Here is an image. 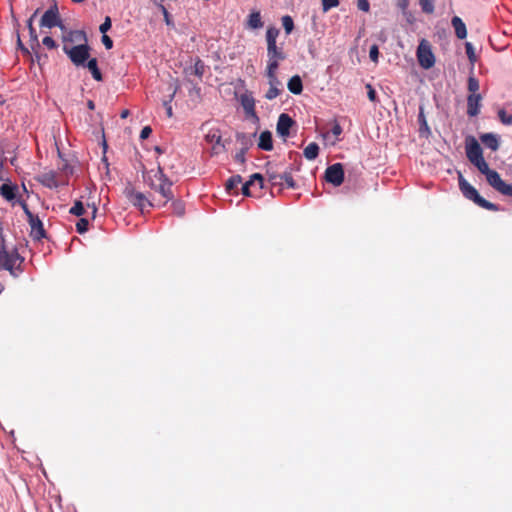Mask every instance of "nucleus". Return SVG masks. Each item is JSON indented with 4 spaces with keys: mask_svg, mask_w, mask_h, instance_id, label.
<instances>
[{
    "mask_svg": "<svg viewBox=\"0 0 512 512\" xmlns=\"http://www.w3.org/2000/svg\"><path fill=\"white\" fill-rule=\"evenodd\" d=\"M465 150L468 160L477 167V169L486 176V180L497 192L505 196L512 197V184H507L502 180L500 174L489 168L488 163L483 157V151L473 136H468L465 140Z\"/></svg>",
    "mask_w": 512,
    "mask_h": 512,
    "instance_id": "obj_1",
    "label": "nucleus"
},
{
    "mask_svg": "<svg viewBox=\"0 0 512 512\" xmlns=\"http://www.w3.org/2000/svg\"><path fill=\"white\" fill-rule=\"evenodd\" d=\"M143 179L151 190L160 195L161 199L155 203L157 207L165 206L169 201L173 200V183L164 174L163 169L159 164L156 169L143 172Z\"/></svg>",
    "mask_w": 512,
    "mask_h": 512,
    "instance_id": "obj_2",
    "label": "nucleus"
},
{
    "mask_svg": "<svg viewBox=\"0 0 512 512\" xmlns=\"http://www.w3.org/2000/svg\"><path fill=\"white\" fill-rule=\"evenodd\" d=\"M458 183L459 189L462 192L463 196L471 201H473L479 207L489 210V211H499L500 208L498 205L487 201L484 199L478 191L463 177L461 172H458Z\"/></svg>",
    "mask_w": 512,
    "mask_h": 512,
    "instance_id": "obj_3",
    "label": "nucleus"
},
{
    "mask_svg": "<svg viewBox=\"0 0 512 512\" xmlns=\"http://www.w3.org/2000/svg\"><path fill=\"white\" fill-rule=\"evenodd\" d=\"M280 30L275 26H270L266 30V43H267V58L272 60L283 61L286 59V53L283 47L277 45V38Z\"/></svg>",
    "mask_w": 512,
    "mask_h": 512,
    "instance_id": "obj_4",
    "label": "nucleus"
},
{
    "mask_svg": "<svg viewBox=\"0 0 512 512\" xmlns=\"http://www.w3.org/2000/svg\"><path fill=\"white\" fill-rule=\"evenodd\" d=\"M63 52L77 67L85 66V63L90 59V47L87 42L75 46L64 44Z\"/></svg>",
    "mask_w": 512,
    "mask_h": 512,
    "instance_id": "obj_5",
    "label": "nucleus"
},
{
    "mask_svg": "<svg viewBox=\"0 0 512 512\" xmlns=\"http://www.w3.org/2000/svg\"><path fill=\"white\" fill-rule=\"evenodd\" d=\"M416 56L419 65L423 69H430L435 64V56L432 51V46L430 42L426 39H422L418 45Z\"/></svg>",
    "mask_w": 512,
    "mask_h": 512,
    "instance_id": "obj_6",
    "label": "nucleus"
},
{
    "mask_svg": "<svg viewBox=\"0 0 512 512\" xmlns=\"http://www.w3.org/2000/svg\"><path fill=\"white\" fill-rule=\"evenodd\" d=\"M22 258L16 250L8 252L5 248L4 238L1 235V246H0V269H5L13 273V269L17 262H22Z\"/></svg>",
    "mask_w": 512,
    "mask_h": 512,
    "instance_id": "obj_7",
    "label": "nucleus"
},
{
    "mask_svg": "<svg viewBox=\"0 0 512 512\" xmlns=\"http://www.w3.org/2000/svg\"><path fill=\"white\" fill-rule=\"evenodd\" d=\"M40 27L42 28H53L60 27L62 30L65 29V26L62 23L60 18L58 8L56 5L50 7L41 17Z\"/></svg>",
    "mask_w": 512,
    "mask_h": 512,
    "instance_id": "obj_8",
    "label": "nucleus"
},
{
    "mask_svg": "<svg viewBox=\"0 0 512 512\" xmlns=\"http://www.w3.org/2000/svg\"><path fill=\"white\" fill-rule=\"evenodd\" d=\"M125 194L129 202L141 211H144L147 207L156 206L155 203L150 201L143 193L135 191L134 189H126Z\"/></svg>",
    "mask_w": 512,
    "mask_h": 512,
    "instance_id": "obj_9",
    "label": "nucleus"
},
{
    "mask_svg": "<svg viewBox=\"0 0 512 512\" xmlns=\"http://www.w3.org/2000/svg\"><path fill=\"white\" fill-rule=\"evenodd\" d=\"M240 102L246 118L251 119L254 123H258L259 117L255 111V99L253 95L249 92L242 94Z\"/></svg>",
    "mask_w": 512,
    "mask_h": 512,
    "instance_id": "obj_10",
    "label": "nucleus"
},
{
    "mask_svg": "<svg viewBox=\"0 0 512 512\" xmlns=\"http://www.w3.org/2000/svg\"><path fill=\"white\" fill-rule=\"evenodd\" d=\"M325 179L334 186H340L344 181V169L341 163L329 166L325 171Z\"/></svg>",
    "mask_w": 512,
    "mask_h": 512,
    "instance_id": "obj_11",
    "label": "nucleus"
},
{
    "mask_svg": "<svg viewBox=\"0 0 512 512\" xmlns=\"http://www.w3.org/2000/svg\"><path fill=\"white\" fill-rule=\"evenodd\" d=\"M31 227V237L35 240H40L46 236L42 221L38 216L33 215L27 219Z\"/></svg>",
    "mask_w": 512,
    "mask_h": 512,
    "instance_id": "obj_12",
    "label": "nucleus"
},
{
    "mask_svg": "<svg viewBox=\"0 0 512 512\" xmlns=\"http://www.w3.org/2000/svg\"><path fill=\"white\" fill-rule=\"evenodd\" d=\"M293 124L294 120L288 114L282 113L278 118L276 131L281 137H287Z\"/></svg>",
    "mask_w": 512,
    "mask_h": 512,
    "instance_id": "obj_13",
    "label": "nucleus"
},
{
    "mask_svg": "<svg viewBox=\"0 0 512 512\" xmlns=\"http://www.w3.org/2000/svg\"><path fill=\"white\" fill-rule=\"evenodd\" d=\"M36 180L43 186L53 189L59 186L57 173L53 170L43 172L36 177Z\"/></svg>",
    "mask_w": 512,
    "mask_h": 512,
    "instance_id": "obj_14",
    "label": "nucleus"
},
{
    "mask_svg": "<svg viewBox=\"0 0 512 512\" xmlns=\"http://www.w3.org/2000/svg\"><path fill=\"white\" fill-rule=\"evenodd\" d=\"M482 96L480 94H470L467 97V114L475 117L480 113Z\"/></svg>",
    "mask_w": 512,
    "mask_h": 512,
    "instance_id": "obj_15",
    "label": "nucleus"
},
{
    "mask_svg": "<svg viewBox=\"0 0 512 512\" xmlns=\"http://www.w3.org/2000/svg\"><path fill=\"white\" fill-rule=\"evenodd\" d=\"M62 41L63 45H69V43L81 44L87 42V36L86 33L82 30H71L63 35Z\"/></svg>",
    "mask_w": 512,
    "mask_h": 512,
    "instance_id": "obj_16",
    "label": "nucleus"
},
{
    "mask_svg": "<svg viewBox=\"0 0 512 512\" xmlns=\"http://www.w3.org/2000/svg\"><path fill=\"white\" fill-rule=\"evenodd\" d=\"M481 142L485 147L491 149L492 151L498 150L500 146L499 138L496 134L493 133H485L480 136Z\"/></svg>",
    "mask_w": 512,
    "mask_h": 512,
    "instance_id": "obj_17",
    "label": "nucleus"
},
{
    "mask_svg": "<svg viewBox=\"0 0 512 512\" xmlns=\"http://www.w3.org/2000/svg\"><path fill=\"white\" fill-rule=\"evenodd\" d=\"M451 24L455 30L457 38L463 40L467 37L466 25L460 17L454 16L451 20Z\"/></svg>",
    "mask_w": 512,
    "mask_h": 512,
    "instance_id": "obj_18",
    "label": "nucleus"
},
{
    "mask_svg": "<svg viewBox=\"0 0 512 512\" xmlns=\"http://www.w3.org/2000/svg\"><path fill=\"white\" fill-rule=\"evenodd\" d=\"M258 147L264 151H271L273 149L272 134L270 131H263L260 134Z\"/></svg>",
    "mask_w": 512,
    "mask_h": 512,
    "instance_id": "obj_19",
    "label": "nucleus"
},
{
    "mask_svg": "<svg viewBox=\"0 0 512 512\" xmlns=\"http://www.w3.org/2000/svg\"><path fill=\"white\" fill-rule=\"evenodd\" d=\"M287 87L291 93H293L295 95L301 94L303 91V84H302V80H301L300 76L299 75L292 76L288 81Z\"/></svg>",
    "mask_w": 512,
    "mask_h": 512,
    "instance_id": "obj_20",
    "label": "nucleus"
},
{
    "mask_svg": "<svg viewBox=\"0 0 512 512\" xmlns=\"http://www.w3.org/2000/svg\"><path fill=\"white\" fill-rule=\"evenodd\" d=\"M39 12V9H37L32 15L31 17L28 19L27 21V27H28V30H29V36H30V42H31V46L33 47L34 45L36 46H39V41H38V35L36 33V29L34 28L33 26V20L34 18L36 17L37 13Z\"/></svg>",
    "mask_w": 512,
    "mask_h": 512,
    "instance_id": "obj_21",
    "label": "nucleus"
},
{
    "mask_svg": "<svg viewBox=\"0 0 512 512\" xmlns=\"http://www.w3.org/2000/svg\"><path fill=\"white\" fill-rule=\"evenodd\" d=\"M17 186L4 183L0 186L1 195L8 201H12L16 197Z\"/></svg>",
    "mask_w": 512,
    "mask_h": 512,
    "instance_id": "obj_22",
    "label": "nucleus"
},
{
    "mask_svg": "<svg viewBox=\"0 0 512 512\" xmlns=\"http://www.w3.org/2000/svg\"><path fill=\"white\" fill-rule=\"evenodd\" d=\"M247 25L251 29H259L263 27V21L259 11H253L249 14Z\"/></svg>",
    "mask_w": 512,
    "mask_h": 512,
    "instance_id": "obj_23",
    "label": "nucleus"
},
{
    "mask_svg": "<svg viewBox=\"0 0 512 512\" xmlns=\"http://www.w3.org/2000/svg\"><path fill=\"white\" fill-rule=\"evenodd\" d=\"M85 66L89 69V71L91 72L93 78L96 81H101L102 80V73H101V71L98 68V61H97L96 58H90L87 61V63H85Z\"/></svg>",
    "mask_w": 512,
    "mask_h": 512,
    "instance_id": "obj_24",
    "label": "nucleus"
},
{
    "mask_svg": "<svg viewBox=\"0 0 512 512\" xmlns=\"http://www.w3.org/2000/svg\"><path fill=\"white\" fill-rule=\"evenodd\" d=\"M207 142L214 144L213 149L216 150L221 145V134L217 129H211L205 136Z\"/></svg>",
    "mask_w": 512,
    "mask_h": 512,
    "instance_id": "obj_25",
    "label": "nucleus"
},
{
    "mask_svg": "<svg viewBox=\"0 0 512 512\" xmlns=\"http://www.w3.org/2000/svg\"><path fill=\"white\" fill-rule=\"evenodd\" d=\"M303 154L305 156L306 159L308 160H314L318 154H319V146L317 143L315 142H312L310 144H308L304 151H303Z\"/></svg>",
    "mask_w": 512,
    "mask_h": 512,
    "instance_id": "obj_26",
    "label": "nucleus"
},
{
    "mask_svg": "<svg viewBox=\"0 0 512 512\" xmlns=\"http://www.w3.org/2000/svg\"><path fill=\"white\" fill-rule=\"evenodd\" d=\"M241 183L242 177L240 175H234L226 181L225 188L229 193H237L236 188Z\"/></svg>",
    "mask_w": 512,
    "mask_h": 512,
    "instance_id": "obj_27",
    "label": "nucleus"
},
{
    "mask_svg": "<svg viewBox=\"0 0 512 512\" xmlns=\"http://www.w3.org/2000/svg\"><path fill=\"white\" fill-rule=\"evenodd\" d=\"M263 182V176L259 173H255L250 176V179L245 184L248 185L249 187L258 185L259 189H261L263 188Z\"/></svg>",
    "mask_w": 512,
    "mask_h": 512,
    "instance_id": "obj_28",
    "label": "nucleus"
},
{
    "mask_svg": "<svg viewBox=\"0 0 512 512\" xmlns=\"http://www.w3.org/2000/svg\"><path fill=\"white\" fill-rule=\"evenodd\" d=\"M173 214L178 217H183L185 214V204L181 200H175L172 202Z\"/></svg>",
    "mask_w": 512,
    "mask_h": 512,
    "instance_id": "obj_29",
    "label": "nucleus"
},
{
    "mask_svg": "<svg viewBox=\"0 0 512 512\" xmlns=\"http://www.w3.org/2000/svg\"><path fill=\"white\" fill-rule=\"evenodd\" d=\"M205 66L202 60L197 59L194 66L190 68V74H194L199 78H202L204 74Z\"/></svg>",
    "mask_w": 512,
    "mask_h": 512,
    "instance_id": "obj_30",
    "label": "nucleus"
},
{
    "mask_svg": "<svg viewBox=\"0 0 512 512\" xmlns=\"http://www.w3.org/2000/svg\"><path fill=\"white\" fill-rule=\"evenodd\" d=\"M282 26L285 30V33L289 35L294 29V21L291 16L285 15L281 18Z\"/></svg>",
    "mask_w": 512,
    "mask_h": 512,
    "instance_id": "obj_31",
    "label": "nucleus"
},
{
    "mask_svg": "<svg viewBox=\"0 0 512 512\" xmlns=\"http://www.w3.org/2000/svg\"><path fill=\"white\" fill-rule=\"evenodd\" d=\"M85 212L84 205L80 200L74 202V205L70 208L69 213L75 216H82Z\"/></svg>",
    "mask_w": 512,
    "mask_h": 512,
    "instance_id": "obj_32",
    "label": "nucleus"
},
{
    "mask_svg": "<svg viewBox=\"0 0 512 512\" xmlns=\"http://www.w3.org/2000/svg\"><path fill=\"white\" fill-rule=\"evenodd\" d=\"M283 182H285V184L287 185L288 188L294 189L296 187V183L292 177L291 169L286 170L285 172L282 173V183Z\"/></svg>",
    "mask_w": 512,
    "mask_h": 512,
    "instance_id": "obj_33",
    "label": "nucleus"
},
{
    "mask_svg": "<svg viewBox=\"0 0 512 512\" xmlns=\"http://www.w3.org/2000/svg\"><path fill=\"white\" fill-rule=\"evenodd\" d=\"M279 63H280V60L268 59L267 67H266V74H270V75L277 74V70L279 68Z\"/></svg>",
    "mask_w": 512,
    "mask_h": 512,
    "instance_id": "obj_34",
    "label": "nucleus"
},
{
    "mask_svg": "<svg viewBox=\"0 0 512 512\" xmlns=\"http://www.w3.org/2000/svg\"><path fill=\"white\" fill-rule=\"evenodd\" d=\"M498 117L502 124L512 125V115L507 113L505 109H500L498 111Z\"/></svg>",
    "mask_w": 512,
    "mask_h": 512,
    "instance_id": "obj_35",
    "label": "nucleus"
},
{
    "mask_svg": "<svg viewBox=\"0 0 512 512\" xmlns=\"http://www.w3.org/2000/svg\"><path fill=\"white\" fill-rule=\"evenodd\" d=\"M163 0H154V3L159 7V9L161 10L163 16H164V20L166 22L167 25H171L172 24V21H171V17H170V14L168 12V10L166 9V7L162 4Z\"/></svg>",
    "mask_w": 512,
    "mask_h": 512,
    "instance_id": "obj_36",
    "label": "nucleus"
},
{
    "mask_svg": "<svg viewBox=\"0 0 512 512\" xmlns=\"http://www.w3.org/2000/svg\"><path fill=\"white\" fill-rule=\"evenodd\" d=\"M418 122L420 124V133L422 134L424 131L425 132H429V126L427 124V121H426V118L424 116V113H423V109L420 108V112H419V115H418Z\"/></svg>",
    "mask_w": 512,
    "mask_h": 512,
    "instance_id": "obj_37",
    "label": "nucleus"
},
{
    "mask_svg": "<svg viewBox=\"0 0 512 512\" xmlns=\"http://www.w3.org/2000/svg\"><path fill=\"white\" fill-rule=\"evenodd\" d=\"M419 3L423 12L427 14H432L434 12L433 0H420Z\"/></svg>",
    "mask_w": 512,
    "mask_h": 512,
    "instance_id": "obj_38",
    "label": "nucleus"
},
{
    "mask_svg": "<svg viewBox=\"0 0 512 512\" xmlns=\"http://www.w3.org/2000/svg\"><path fill=\"white\" fill-rule=\"evenodd\" d=\"M268 180L272 186H282V174L268 172Z\"/></svg>",
    "mask_w": 512,
    "mask_h": 512,
    "instance_id": "obj_39",
    "label": "nucleus"
},
{
    "mask_svg": "<svg viewBox=\"0 0 512 512\" xmlns=\"http://www.w3.org/2000/svg\"><path fill=\"white\" fill-rule=\"evenodd\" d=\"M88 220L85 218H80L76 223V230L79 234H83L88 230Z\"/></svg>",
    "mask_w": 512,
    "mask_h": 512,
    "instance_id": "obj_40",
    "label": "nucleus"
},
{
    "mask_svg": "<svg viewBox=\"0 0 512 512\" xmlns=\"http://www.w3.org/2000/svg\"><path fill=\"white\" fill-rule=\"evenodd\" d=\"M468 90L471 92V94H478L477 91L479 90V82L475 77H469Z\"/></svg>",
    "mask_w": 512,
    "mask_h": 512,
    "instance_id": "obj_41",
    "label": "nucleus"
},
{
    "mask_svg": "<svg viewBox=\"0 0 512 512\" xmlns=\"http://www.w3.org/2000/svg\"><path fill=\"white\" fill-rule=\"evenodd\" d=\"M465 50H466V54L468 56V59L473 64L476 61V55H475V52H474L473 45L470 42H466L465 43Z\"/></svg>",
    "mask_w": 512,
    "mask_h": 512,
    "instance_id": "obj_42",
    "label": "nucleus"
},
{
    "mask_svg": "<svg viewBox=\"0 0 512 512\" xmlns=\"http://www.w3.org/2000/svg\"><path fill=\"white\" fill-rule=\"evenodd\" d=\"M338 5H339V0H322L323 12H327L331 8L337 7Z\"/></svg>",
    "mask_w": 512,
    "mask_h": 512,
    "instance_id": "obj_43",
    "label": "nucleus"
},
{
    "mask_svg": "<svg viewBox=\"0 0 512 512\" xmlns=\"http://www.w3.org/2000/svg\"><path fill=\"white\" fill-rule=\"evenodd\" d=\"M280 94V89L278 87H269L268 91L265 94V98L268 100H273L278 97Z\"/></svg>",
    "mask_w": 512,
    "mask_h": 512,
    "instance_id": "obj_44",
    "label": "nucleus"
},
{
    "mask_svg": "<svg viewBox=\"0 0 512 512\" xmlns=\"http://www.w3.org/2000/svg\"><path fill=\"white\" fill-rule=\"evenodd\" d=\"M369 57L370 59L373 61V62H378V57H379V49H378V46L376 44L372 45L370 47V51H369Z\"/></svg>",
    "mask_w": 512,
    "mask_h": 512,
    "instance_id": "obj_45",
    "label": "nucleus"
},
{
    "mask_svg": "<svg viewBox=\"0 0 512 512\" xmlns=\"http://www.w3.org/2000/svg\"><path fill=\"white\" fill-rule=\"evenodd\" d=\"M42 43L48 49H55L57 47V44H56L55 40L52 37H50V36L44 37L43 40H42Z\"/></svg>",
    "mask_w": 512,
    "mask_h": 512,
    "instance_id": "obj_46",
    "label": "nucleus"
},
{
    "mask_svg": "<svg viewBox=\"0 0 512 512\" xmlns=\"http://www.w3.org/2000/svg\"><path fill=\"white\" fill-rule=\"evenodd\" d=\"M111 28V18L107 16L104 22L100 25L99 30L101 33L106 34V32Z\"/></svg>",
    "mask_w": 512,
    "mask_h": 512,
    "instance_id": "obj_47",
    "label": "nucleus"
},
{
    "mask_svg": "<svg viewBox=\"0 0 512 512\" xmlns=\"http://www.w3.org/2000/svg\"><path fill=\"white\" fill-rule=\"evenodd\" d=\"M247 147H243L240 149L239 152L235 154V161L239 162L240 164L245 163V153H246Z\"/></svg>",
    "mask_w": 512,
    "mask_h": 512,
    "instance_id": "obj_48",
    "label": "nucleus"
},
{
    "mask_svg": "<svg viewBox=\"0 0 512 512\" xmlns=\"http://www.w3.org/2000/svg\"><path fill=\"white\" fill-rule=\"evenodd\" d=\"M366 88L368 90L367 92V96L369 98V100L371 102H376L377 101V95H376V91L374 90V88L372 87L371 84H367L366 85Z\"/></svg>",
    "mask_w": 512,
    "mask_h": 512,
    "instance_id": "obj_49",
    "label": "nucleus"
},
{
    "mask_svg": "<svg viewBox=\"0 0 512 512\" xmlns=\"http://www.w3.org/2000/svg\"><path fill=\"white\" fill-rule=\"evenodd\" d=\"M266 76L268 78V82L271 87H278L280 85V82L277 78V74H273V75L266 74Z\"/></svg>",
    "mask_w": 512,
    "mask_h": 512,
    "instance_id": "obj_50",
    "label": "nucleus"
},
{
    "mask_svg": "<svg viewBox=\"0 0 512 512\" xmlns=\"http://www.w3.org/2000/svg\"><path fill=\"white\" fill-rule=\"evenodd\" d=\"M358 9L364 12H368L370 9V4L368 0H358L357 2Z\"/></svg>",
    "mask_w": 512,
    "mask_h": 512,
    "instance_id": "obj_51",
    "label": "nucleus"
},
{
    "mask_svg": "<svg viewBox=\"0 0 512 512\" xmlns=\"http://www.w3.org/2000/svg\"><path fill=\"white\" fill-rule=\"evenodd\" d=\"M102 43L106 49H111L113 47L112 39L106 34H103L102 36Z\"/></svg>",
    "mask_w": 512,
    "mask_h": 512,
    "instance_id": "obj_52",
    "label": "nucleus"
},
{
    "mask_svg": "<svg viewBox=\"0 0 512 512\" xmlns=\"http://www.w3.org/2000/svg\"><path fill=\"white\" fill-rule=\"evenodd\" d=\"M331 133L336 137L338 138L340 136V134L342 133V127L340 126L339 123L335 122L332 129H331Z\"/></svg>",
    "mask_w": 512,
    "mask_h": 512,
    "instance_id": "obj_53",
    "label": "nucleus"
},
{
    "mask_svg": "<svg viewBox=\"0 0 512 512\" xmlns=\"http://www.w3.org/2000/svg\"><path fill=\"white\" fill-rule=\"evenodd\" d=\"M151 133H152L151 127L150 126H145L141 130L140 138L141 139H147L151 135Z\"/></svg>",
    "mask_w": 512,
    "mask_h": 512,
    "instance_id": "obj_54",
    "label": "nucleus"
},
{
    "mask_svg": "<svg viewBox=\"0 0 512 512\" xmlns=\"http://www.w3.org/2000/svg\"><path fill=\"white\" fill-rule=\"evenodd\" d=\"M396 5L398 8H400L403 12L408 8L409 6V0H395Z\"/></svg>",
    "mask_w": 512,
    "mask_h": 512,
    "instance_id": "obj_55",
    "label": "nucleus"
},
{
    "mask_svg": "<svg viewBox=\"0 0 512 512\" xmlns=\"http://www.w3.org/2000/svg\"><path fill=\"white\" fill-rule=\"evenodd\" d=\"M20 205L25 213V215L27 216V219L30 218V216H33L34 214L29 210L28 208V205L24 202V201H21L20 202Z\"/></svg>",
    "mask_w": 512,
    "mask_h": 512,
    "instance_id": "obj_56",
    "label": "nucleus"
},
{
    "mask_svg": "<svg viewBox=\"0 0 512 512\" xmlns=\"http://www.w3.org/2000/svg\"><path fill=\"white\" fill-rule=\"evenodd\" d=\"M170 101H171V100H169V101H165V102H164V106H165V108H166V113H167V116H168L169 118L173 116V111H172V107H171V105H170Z\"/></svg>",
    "mask_w": 512,
    "mask_h": 512,
    "instance_id": "obj_57",
    "label": "nucleus"
},
{
    "mask_svg": "<svg viewBox=\"0 0 512 512\" xmlns=\"http://www.w3.org/2000/svg\"><path fill=\"white\" fill-rule=\"evenodd\" d=\"M87 207L92 210L91 211V216L94 219L96 217V214H97V211H98L96 204L95 203H92V204L88 203Z\"/></svg>",
    "mask_w": 512,
    "mask_h": 512,
    "instance_id": "obj_58",
    "label": "nucleus"
},
{
    "mask_svg": "<svg viewBox=\"0 0 512 512\" xmlns=\"http://www.w3.org/2000/svg\"><path fill=\"white\" fill-rule=\"evenodd\" d=\"M242 194L245 196H251L250 187L246 185L245 183L242 186Z\"/></svg>",
    "mask_w": 512,
    "mask_h": 512,
    "instance_id": "obj_59",
    "label": "nucleus"
},
{
    "mask_svg": "<svg viewBox=\"0 0 512 512\" xmlns=\"http://www.w3.org/2000/svg\"><path fill=\"white\" fill-rule=\"evenodd\" d=\"M129 114H130L129 110L125 109V110H123V111L121 112L120 117H121L122 119H125V118H127V117L129 116Z\"/></svg>",
    "mask_w": 512,
    "mask_h": 512,
    "instance_id": "obj_60",
    "label": "nucleus"
},
{
    "mask_svg": "<svg viewBox=\"0 0 512 512\" xmlns=\"http://www.w3.org/2000/svg\"><path fill=\"white\" fill-rule=\"evenodd\" d=\"M17 43H18V46H19L22 50H24L25 52H28V50L24 47V45H23V43H22V41H21V39H20V37H19V36H18V41H17Z\"/></svg>",
    "mask_w": 512,
    "mask_h": 512,
    "instance_id": "obj_61",
    "label": "nucleus"
},
{
    "mask_svg": "<svg viewBox=\"0 0 512 512\" xmlns=\"http://www.w3.org/2000/svg\"><path fill=\"white\" fill-rule=\"evenodd\" d=\"M245 139H246V137L244 134H241V133L237 134V140H242L244 142Z\"/></svg>",
    "mask_w": 512,
    "mask_h": 512,
    "instance_id": "obj_62",
    "label": "nucleus"
},
{
    "mask_svg": "<svg viewBox=\"0 0 512 512\" xmlns=\"http://www.w3.org/2000/svg\"><path fill=\"white\" fill-rule=\"evenodd\" d=\"M88 106H89L90 109H93L94 108V103L92 101H89Z\"/></svg>",
    "mask_w": 512,
    "mask_h": 512,
    "instance_id": "obj_63",
    "label": "nucleus"
},
{
    "mask_svg": "<svg viewBox=\"0 0 512 512\" xmlns=\"http://www.w3.org/2000/svg\"><path fill=\"white\" fill-rule=\"evenodd\" d=\"M155 151H156L157 153H159V154H160V153H162L161 148H160V147H158V146H156V147H155Z\"/></svg>",
    "mask_w": 512,
    "mask_h": 512,
    "instance_id": "obj_64",
    "label": "nucleus"
}]
</instances>
